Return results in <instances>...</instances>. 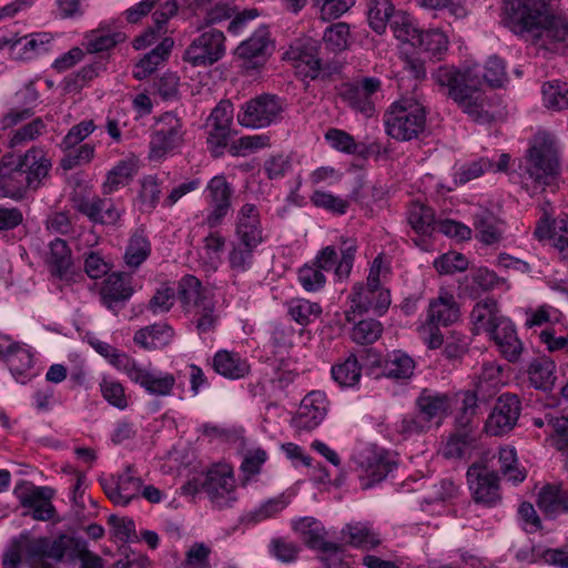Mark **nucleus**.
Segmentation results:
<instances>
[{"instance_id": "1", "label": "nucleus", "mask_w": 568, "mask_h": 568, "mask_svg": "<svg viewBox=\"0 0 568 568\" xmlns=\"http://www.w3.org/2000/svg\"><path fill=\"white\" fill-rule=\"evenodd\" d=\"M435 82L447 90L446 95L452 99L464 113L476 122H488L490 114L484 83L490 87H503L507 81L505 62L497 55L488 58L485 72L481 74L478 64L464 68L454 65L439 67L433 73Z\"/></svg>"}, {"instance_id": "2", "label": "nucleus", "mask_w": 568, "mask_h": 568, "mask_svg": "<svg viewBox=\"0 0 568 568\" xmlns=\"http://www.w3.org/2000/svg\"><path fill=\"white\" fill-rule=\"evenodd\" d=\"M552 0H505V24L515 33L529 32L541 47L568 40V18L548 14Z\"/></svg>"}, {"instance_id": "3", "label": "nucleus", "mask_w": 568, "mask_h": 568, "mask_svg": "<svg viewBox=\"0 0 568 568\" xmlns=\"http://www.w3.org/2000/svg\"><path fill=\"white\" fill-rule=\"evenodd\" d=\"M560 159L557 140L547 132L537 133L525 156L523 186L531 195L544 192L557 183Z\"/></svg>"}, {"instance_id": "4", "label": "nucleus", "mask_w": 568, "mask_h": 568, "mask_svg": "<svg viewBox=\"0 0 568 568\" xmlns=\"http://www.w3.org/2000/svg\"><path fill=\"white\" fill-rule=\"evenodd\" d=\"M386 133L398 141L416 139L425 129L426 111L413 99L394 102L384 115Z\"/></svg>"}, {"instance_id": "5", "label": "nucleus", "mask_w": 568, "mask_h": 568, "mask_svg": "<svg viewBox=\"0 0 568 568\" xmlns=\"http://www.w3.org/2000/svg\"><path fill=\"white\" fill-rule=\"evenodd\" d=\"M30 554L32 556H49L55 561H61L64 557L71 560L79 558L82 561V568L103 567L102 559L88 550L83 539L69 535H61L55 539L47 537L31 539Z\"/></svg>"}, {"instance_id": "6", "label": "nucleus", "mask_w": 568, "mask_h": 568, "mask_svg": "<svg viewBox=\"0 0 568 568\" xmlns=\"http://www.w3.org/2000/svg\"><path fill=\"white\" fill-rule=\"evenodd\" d=\"M318 48L316 40L300 39L290 45L285 54L294 62L300 75L310 80H326L337 74L341 65L337 62L322 63L318 58Z\"/></svg>"}, {"instance_id": "7", "label": "nucleus", "mask_w": 568, "mask_h": 568, "mask_svg": "<svg viewBox=\"0 0 568 568\" xmlns=\"http://www.w3.org/2000/svg\"><path fill=\"white\" fill-rule=\"evenodd\" d=\"M183 121L173 112L163 113L155 122L149 142V159L162 162L184 142Z\"/></svg>"}, {"instance_id": "8", "label": "nucleus", "mask_w": 568, "mask_h": 568, "mask_svg": "<svg viewBox=\"0 0 568 568\" xmlns=\"http://www.w3.org/2000/svg\"><path fill=\"white\" fill-rule=\"evenodd\" d=\"M294 529L302 536L308 548L320 552V558L327 568H338L342 564L344 546L326 540L327 531L321 521L313 517H304L294 524Z\"/></svg>"}, {"instance_id": "9", "label": "nucleus", "mask_w": 568, "mask_h": 568, "mask_svg": "<svg viewBox=\"0 0 568 568\" xmlns=\"http://www.w3.org/2000/svg\"><path fill=\"white\" fill-rule=\"evenodd\" d=\"M466 478L471 498L477 505L493 508L501 503L499 476L488 464L483 460L471 464Z\"/></svg>"}, {"instance_id": "10", "label": "nucleus", "mask_w": 568, "mask_h": 568, "mask_svg": "<svg viewBox=\"0 0 568 568\" xmlns=\"http://www.w3.org/2000/svg\"><path fill=\"white\" fill-rule=\"evenodd\" d=\"M283 101L274 94H261L243 104L237 114L241 125L262 129L282 119Z\"/></svg>"}, {"instance_id": "11", "label": "nucleus", "mask_w": 568, "mask_h": 568, "mask_svg": "<svg viewBox=\"0 0 568 568\" xmlns=\"http://www.w3.org/2000/svg\"><path fill=\"white\" fill-rule=\"evenodd\" d=\"M201 488L214 508H230L237 500L234 475L226 465L211 468L202 480Z\"/></svg>"}, {"instance_id": "12", "label": "nucleus", "mask_w": 568, "mask_h": 568, "mask_svg": "<svg viewBox=\"0 0 568 568\" xmlns=\"http://www.w3.org/2000/svg\"><path fill=\"white\" fill-rule=\"evenodd\" d=\"M224 33L210 29L194 39L184 52V61L193 67H206L219 61L225 53Z\"/></svg>"}, {"instance_id": "13", "label": "nucleus", "mask_w": 568, "mask_h": 568, "mask_svg": "<svg viewBox=\"0 0 568 568\" xmlns=\"http://www.w3.org/2000/svg\"><path fill=\"white\" fill-rule=\"evenodd\" d=\"M233 187L224 175L212 178L206 185V203L209 212L203 224L213 230L219 227L232 206Z\"/></svg>"}, {"instance_id": "14", "label": "nucleus", "mask_w": 568, "mask_h": 568, "mask_svg": "<svg viewBox=\"0 0 568 568\" xmlns=\"http://www.w3.org/2000/svg\"><path fill=\"white\" fill-rule=\"evenodd\" d=\"M356 252V241L352 239H343L339 246V258L335 247L329 245L318 251L312 263L322 270L323 273L334 270L335 276L338 280H346L351 275Z\"/></svg>"}, {"instance_id": "15", "label": "nucleus", "mask_w": 568, "mask_h": 568, "mask_svg": "<svg viewBox=\"0 0 568 568\" xmlns=\"http://www.w3.org/2000/svg\"><path fill=\"white\" fill-rule=\"evenodd\" d=\"M233 108L229 102H220L211 112L207 121V148L213 156H220L227 146L231 136Z\"/></svg>"}, {"instance_id": "16", "label": "nucleus", "mask_w": 568, "mask_h": 568, "mask_svg": "<svg viewBox=\"0 0 568 568\" xmlns=\"http://www.w3.org/2000/svg\"><path fill=\"white\" fill-rule=\"evenodd\" d=\"M520 412L519 397L515 394H503L498 397L486 420V432L493 436L507 434L516 426Z\"/></svg>"}, {"instance_id": "17", "label": "nucleus", "mask_w": 568, "mask_h": 568, "mask_svg": "<svg viewBox=\"0 0 568 568\" xmlns=\"http://www.w3.org/2000/svg\"><path fill=\"white\" fill-rule=\"evenodd\" d=\"M125 374L133 383L139 384L148 394L154 396L172 395L176 384L173 374L151 371L138 364L135 359Z\"/></svg>"}, {"instance_id": "18", "label": "nucleus", "mask_w": 568, "mask_h": 568, "mask_svg": "<svg viewBox=\"0 0 568 568\" xmlns=\"http://www.w3.org/2000/svg\"><path fill=\"white\" fill-rule=\"evenodd\" d=\"M273 49L267 27L263 26L236 48V55L246 69L262 67Z\"/></svg>"}, {"instance_id": "19", "label": "nucleus", "mask_w": 568, "mask_h": 568, "mask_svg": "<svg viewBox=\"0 0 568 568\" xmlns=\"http://www.w3.org/2000/svg\"><path fill=\"white\" fill-rule=\"evenodd\" d=\"M100 483L108 498L120 506H126L136 498L142 486V480L134 475L130 465L116 478L102 479Z\"/></svg>"}, {"instance_id": "20", "label": "nucleus", "mask_w": 568, "mask_h": 568, "mask_svg": "<svg viewBox=\"0 0 568 568\" xmlns=\"http://www.w3.org/2000/svg\"><path fill=\"white\" fill-rule=\"evenodd\" d=\"M133 293L132 275L124 272L108 275L100 288L102 304L112 311L123 307Z\"/></svg>"}, {"instance_id": "21", "label": "nucleus", "mask_w": 568, "mask_h": 568, "mask_svg": "<svg viewBox=\"0 0 568 568\" xmlns=\"http://www.w3.org/2000/svg\"><path fill=\"white\" fill-rule=\"evenodd\" d=\"M362 478L367 479L366 488L385 479L397 467L395 456L384 449H368L359 462Z\"/></svg>"}, {"instance_id": "22", "label": "nucleus", "mask_w": 568, "mask_h": 568, "mask_svg": "<svg viewBox=\"0 0 568 568\" xmlns=\"http://www.w3.org/2000/svg\"><path fill=\"white\" fill-rule=\"evenodd\" d=\"M328 412L326 394L321 390L308 393L301 402L294 426L300 430H312L325 418Z\"/></svg>"}, {"instance_id": "23", "label": "nucleus", "mask_w": 568, "mask_h": 568, "mask_svg": "<svg viewBox=\"0 0 568 568\" xmlns=\"http://www.w3.org/2000/svg\"><path fill=\"white\" fill-rule=\"evenodd\" d=\"M77 210L91 222L103 225H115L124 213V209L119 207L112 199L99 196L81 199Z\"/></svg>"}, {"instance_id": "24", "label": "nucleus", "mask_w": 568, "mask_h": 568, "mask_svg": "<svg viewBox=\"0 0 568 568\" xmlns=\"http://www.w3.org/2000/svg\"><path fill=\"white\" fill-rule=\"evenodd\" d=\"M235 239L258 245L264 242L261 215L255 204L245 203L239 209L235 217Z\"/></svg>"}, {"instance_id": "25", "label": "nucleus", "mask_w": 568, "mask_h": 568, "mask_svg": "<svg viewBox=\"0 0 568 568\" xmlns=\"http://www.w3.org/2000/svg\"><path fill=\"white\" fill-rule=\"evenodd\" d=\"M351 311L346 313V320L351 321V313H366L373 311L377 315H383L390 305L389 292H374L363 290L362 283H356L351 294Z\"/></svg>"}, {"instance_id": "26", "label": "nucleus", "mask_w": 568, "mask_h": 568, "mask_svg": "<svg viewBox=\"0 0 568 568\" xmlns=\"http://www.w3.org/2000/svg\"><path fill=\"white\" fill-rule=\"evenodd\" d=\"M417 412L432 426L439 425V420L446 416L450 408V399L447 394L424 388L415 400Z\"/></svg>"}, {"instance_id": "27", "label": "nucleus", "mask_w": 568, "mask_h": 568, "mask_svg": "<svg viewBox=\"0 0 568 568\" xmlns=\"http://www.w3.org/2000/svg\"><path fill=\"white\" fill-rule=\"evenodd\" d=\"M28 178L23 175L20 160L17 163H0V197L20 199L28 190Z\"/></svg>"}, {"instance_id": "28", "label": "nucleus", "mask_w": 568, "mask_h": 568, "mask_svg": "<svg viewBox=\"0 0 568 568\" xmlns=\"http://www.w3.org/2000/svg\"><path fill=\"white\" fill-rule=\"evenodd\" d=\"M176 296L185 313H191L201 306L204 301H211L213 296L201 281L193 275H184L178 282Z\"/></svg>"}, {"instance_id": "29", "label": "nucleus", "mask_w": 568, "mask_h": 568, "mask_svg": "<svg viewBox=\"0 0 568 568\" xmlns=\"http://www.w3.org/2000/svg\"><path fill=\"white\" fill-rule=\"evenodd\" d=\"M488 335L508 362L515 363L519 359L523 344L517 337L514 324L508 318L499 322L498 327H495Z\"/></svg>"}, {"instance_id": "30", "label": "nucleus", "mask_w": 568, "mask_h": 568, "mask_svg": "<svg viewBox=\"0 0 568 568\" xmlns=\"http://www.w3.org/2000/svg\"><path fill=\"white\" fill-rule=\"evenodd\" d=\"M459 305L453 294L440 292L437 298L429 302L427 320L430 324L448 326L458 321Z\"/></svg>"}, {"instance_id": "31", "label": "nucleus", "mask_w": 568, "mask_h": 568, "mask_svg": "<svg viewBox=\"0 0 568 568\" xmlns=\"http://www.w3.org/2000/svg\"><path fill=\"white\" fill-rule=\"evenodd\" d=\"M52 41L51 33L36 32L23 37H18L12 45V59L18 61H28L49 51V44Z\"/></svg>"}, {"instance_id": "32", "label": "nucleus", "mask_w": 568, "mask_h": 568, "mask_svg": "<svg viewBox=\"0 0 568 568\" xmlns=\"http://www.w3.org/2000/svg\"><path fill=\"white\" fill-rule=\"evenodd\" d=\"M505 318L500 315L496 300L489 297L478 302L470 313L475 334H490Z\"/></svg>"}, {"instance_id": "33", "label": "nucleus", "mask_w": 568, "mask_h": 568, "mask_svg": "<svg viewBox=\"0 0 568 568\" xmlns=\"http://www.w3.org/2000/svg\"><path fill=\"white\" fill-rule=\"evenodd\" d=\"M23 175L28 179V189H38L43 179L49 175L51 161L41 150L31 149L20 159Z\"/></svg>"}, {"instance_id": "34", "label": "nucleus", "mask_w": 568, "mask_h": 568, "mask_svg": "<svg viewBox=\"0 0 568 568\" xmlns=\"http://www.w3.org/2000/svg\"><path fill=\"white\" fill-rule=\"evenodd\" d=\"M173 44L174 41L171 38H164L134 65L133 77L136 80L150 77L169 58Z\"/></svg>"}, {"instance_id": "35", "label": "nucleus", "mask_w": 568, "mask_h": 568, "mask_svg": "<svg viewBox=\"0 0 568 568\" xmlns=\"http://www.w3.org/2000/svg\"><path fill=\"white\" fill-rule=\"evenodd\" d=\"M258 244L244 243L236 241L232 243L227 254L229 267L232 272L233 283L236 284V277L248 272L254 264V253Z\"/></svg>"}, {"instance_id": "36", "label": "nucleus", "mask_w": 568, "mask_h": 568, "mask_svg": "<svg viewBox=\"0 0 568 568\" xmlns=\"http://www.w3.org/2000/svg\"><path fill=\"white\" fill-rule=\"evenodd\" d=\"M45 262L52 275L60 280L69 277L72 266V256L71 250L64 240L55 239L50 242Z\"/></svg>"}, {"instance_id": "37", "label": "nucleus", "mask_w": 568, "mask_h": 568, "mask_svg": "<svg viewBox=\"0 0 568 568\" xmlns=\"http://www.w3.org/2000/svg\"><path fill=\"white\" fill-rule=\"evenodd\" d=\"M214 371L231 379L244 377L250 372V365L237 353L225 349L219 351L213 357Z\"/></svg>"}, {"instance_id": "38", "label": "nucleus", "mask_w": 568, "mask_h": 568, "mask_svg": "<svg viewBox=\"0 0 568 568\" xmlns=\"http://www.w3.org/2000/svg\"><path fill=\"white\" fill-rule=\"evenodd\" d=\"M173 335V328L168 324H153L139 329L133 341L145 349H159L169 345Z\"/></svg>"}, {"instance_id": "39", "label": "nucleus", "mask_w": 568, "mask_h": 568, "mask_svg": "<svg viewBox=\"0 0 568 568\" xmlns=\"http://www.w3.org/2000/svg\"><path fill=\"white\" fill-rule=\"evenodd\" d=\"M341 534L346 544L362 549L368 550L381 544L378 534L367 523L348 524Z\"/></svg>"}, {"instance_id": "40", "label": "nucleus", "mask_w": 568, "mask_h": 568, "mask_svg": "<svg viewBox=\"0 0 568 568\" xmlns=\"http://www.w3.org/2000/svg\"><path fill=\"white\" fill-rule=\"evenodd\" d=\"M556 364L548 357H538L530 362L528 377L536 389L549 392L556 382Z\"/></svg>"}, {"instance_id": "41", "label": "nucleus", "mask_w": 568, "mask_h": 568, "mask_svg": "<svg viewBox=\"0 0 568 568\" xmlns=\"http://www.w3.org/2000/svg\"><path fill=\"white\" fill-rule=\"evenodd\" d=\"M138 173V164L134 159H125L118 162L106 174L102 185L103 194H111L128 185Z\"/></svg>"}, {"instance_id": "42", "label": "nucleus", "mask_w": 568, "mask_h": 568, "mask_svg": "<svg viewBox=\"0 0 568 568\" xmlns=\"http://www.w3.org/2000/svg\"><path fill=\"white\" fill-rule=\"evenodd\" d=\"M413 47L430 59L440 60L448 49V38L439 29H429L420 31Z\"/></svg>"}, {"instance_id": "43", "label": "nucleus", "mask_w": 568, "mask_h": 568, "mask_svg": "<svg viewBox=\"0 0 568 568\" xmlns=\"http://www.w3.org/2000/svg\"><path fill=\"white\" fill-rule=\"evenodd\" d=\"M195 12L202 20L200 27L220 23L233 17L234 10L227 3L216 0H195Z\"/></svg>"}, {"instance_id": "44", "label": "nucleus", "mask_w": 568, "mask_h": 568, "mask_svg": "<svg viewBox=\"0 0 568 568\" xmlns=\"http://www.w3.org/2000/svg\"><path fill=\"white\" fill-rule=\"evenodd\" d=\"M476 237L486 245H493L501 240L503 232L498 226L496 216L487 211L480 210L474 216Z\"/></svg>"}, {"instance_id": "45", "label": "nucleus", "mask_w": 568, "mask_h": 568, "mask_svg": "<svg viewBox=\"0 0 568 568\" xmlns=\"http://www.w3.org/2000/svg\"><path fill=\"white\" fill-rule=\"evenodd\" d=\"M537 506L546 517L557 518L565 513L562 489L556 485L544 486L538 494Z\"/></svg>"}, {"instance_id": "46", "label": "nucleus", "mask_w": 568, "mask_h": 568, "mask_svg": "<svg viewBox=\"0 0 568 568\" xmlns=\"http://www.w3.org/2000/svg\"><path fill=\"white\" fill-rule=\"evenodd\" d=\"M150 254V241L142 232L136 231L129 239L123 258L128 267L136 270L142 263H144L148 260Z\"/></svg>"}, {"instance_id": "47", "label": "nucleus", "mask_w": 568, "mask_h": 568, "mask_svg": "<svg viewBox=\"0 0 568 568\" xmlns=\"http://www.w3.org/2000/svg\"><path fill=\"white\" fill-rule=\"evenodd\" d=\"M331 374L341 387H354L361 379L362 368L357 357L352 354L343 363L333 365Z\"/></svg>"}, {"instance_id": "48", "label": "nucleus", "mask_w": 568, "mask_h": 568, "mask_svg": "<svg viewBox=\"0 0 568 568\" xmlns=\"http://www.w3.org/2000/svg\"><path fill=\"white\" fill-rule=\"evenodd\" d=\"M396 12L389 0H369L368 23L375 32L381 34L385 31L387 23L390 24Z\"/></svg>"}, {"instance_id": "49", "label": "nucleus", "mask_w": 568, "mask_h": 568, "mask_svg": "<svg viewBox=\"0 0 568 568\" xmlns=\"http://www.w3.org/2000/svg\"><path fill=\"white\" fill-rule=\"evenodd\" d=\"M409 225L419 234H428L434 230V211L422 203H413L407 212Z\"/></svg>"}, {"instance_id": "50", "label": "nucleus", "mask_w": 568, "mask_h": 568, "mask_svg": "<svg viewBox=\"0 0 568 568\" xmlns=\"http://www.w3.org/2000/svg\"><path fill=\"white\" fill-rule=\"evenodd\" d=\"M6 361L16 379L22 384L26 383V373L33 366V357L31 353L16 343Z\"/></svg>"}, {"instance_id": "51", "label": "nucleus", "mask_w": 568, "mask_h": 568, "mask_svg": "<svg viewBox=\"0 0 568 568\" xmlns=\"http://www.w3.org/2000/svg\"><path fill=\"white\" fill-rule=\"evenodd\" d=\"M190 314H193V323L200 335L214 332L219 322L214 298L204 301L201 306L194 308Z\"/></svg>"}, {"instance_id": "52", "label": "nucleus", "mask_w": 568, "mask_h": 568, "mask_svg": "<svg viewBox=\"0 0 568 568\" xmlns=\"http://www.w3.org/2000/svg\"><path fill=\"white\" fill-rule=\"evenodd\" d=\"M389 27L398 40L408 42L412 45L416 43V39L422 31L415 24L414 19L408 13L403 11H397L393 16Z\"/></svg>"}, {"instance_id": "53", "label": "nucleus", "mask_w": 568, "mask_h": 568, "mask_svg": "<svg viewBox=\"0 0 568 568\" xmlns=\"http://www.w3.org/2000/svg\"><path fill=\"white\" fill-rule=\"evenodd\" d=\"M288 314L300 325H307L316 320L321 313L320 304L304 298H294L287 305Z\"/></svg>"}, {"instance_id": "54", "label": "nucleus", "mask_w": 568, "mask_h": 568, "mask_svg": "<svg viewBox=\"0 0 568 568\" xmlns=\"http://www.w3.org/2000/svg\"><path fill=\"white\" fill-rule=\"evenodd\" d=\"M383 333V325L374 318L362 320L356 323L351 332L353 342L359 345H368L375 343Z\"/></svg>"}, {"instance_id": "55", "label": "nucleus", "mask_w": 568, "mask_h": 568, "mask_svg": "<svg viewBox=\"0 0 568 568\" xmlns=\"http://www.w3.org/2000/svg\"><path fill=\"white\" fill-rule=\"evenodd\" d=\"M430 425L418 413H408L404 415L396 424L395 430L404 439L420 436L430 429Z\"/></svg>"}, {"instance_id": "56", "label": "nucleus", "mask_w": 568, "mask_h": 568, "mask_svg": "<svg viewBox=\"0 0 568 568\" xmlns=\"http://www.w3.org/2000/svg\"><path fill=\"white\" fill-rule=\"evenodd\" d=\"M414 368V359L400 351L389 354L385 364L386 375L397 379L410 377Z\"/></svg>"}, {"instance_id": "57", "label": "nucleus", "mask_w": 568, "mask_h": 568, "mask_svg": "<svg viewBox=\"0 0 568 568\" xmlns=\"http://www.w3.org/2000/svg\"><path fill=\"white\" fill-rule=\"evenodd\" d=\"M310 200L314 206L326 210L336 215L345 214L351 205V201L348 199L336 196L322 190L314 191Z\"/></svg>"}, {"instance_id": "58", "label": "nucleus", "mask_w": 568, "mask_h": 568, "mask_svg": "<svg viewBox=\"0 0 568 568\" xmlns=\"http://www.w3.org/2000/svg\"><path fill=\"white\" fill-rule=\"evenodd\" d=\"M342 98L355 111L366 116L374 114L375 105L373 99L355 88V84H345L342 91Z\"/></svg>"}, {"instance_id": "59", "label": "nucleus", "mask_w": 568, "mask_h": 568, "mask_svg": "<svg viewBox=\"0 0 568 568\" xmlns=\"http://www.w3.org/2000/svg\"><path fill=\"white\" fill-rule=\"evenodd\" d=\"M544 102L548 108L564 110L568 108V83L550 81L542 85Z\"/></svg>"}, {"instance_id": "60", "label": "nucleus", "mask_w": 568, "mask_h": 568, "mask_svg": "<svg viewBox=\"0 0 568 568\" xmlns=\"http://www.w3.org/2000/svg\"><path fill=\"white\" fill-rule=\"evenodd\" d=\"M349 36V26L345 22H337L326 28L323 41L332 52H341L347 49Z\"/></svg>"}, {"instance_id": "61", "label": "nucleus", "mask_w": 568, "mask_h": 568, "mask_svg": "<svg viewBox=\"0 0 568 568\" xmlns=\"http://www.w3.org/2000/svg\"><path fill=\"white\" fill-rule=\"evenodd\" d=\"M548 426L554 430V445L558 450L568 449V407L556 413H548Z\"/></svg>"}, {"instance_id": "62", "label": "nucleus", "mask_w": 568, "mask_h": 568, "mask_svg": "<svg viewBox=\"0 0 568 568\" xmlns=\"http://www.w3.org/2000/svg\"><path fill=\"white\" fill-rule=\"evenodd\" d=\"M90 344L97 353L106 358L112 366L124 374L133 362V358L128 356L125 353L120 352L109 343L94 339L91 341Z\"/></svg>"}, {"instance_id": "63", "label": "nucleus", "mask_w": 568, "mask_h": 568, "mask_svg": "<svg viewBox=\"0 0 568 568\" xmlns=\"http://www.w3.org/2000/svg\"><path fill=\"white\" fill-rule=\"evenodd\" d=\"M47 125L41 118H36L31 122L22 125L21 128L12 131L9 145L17 148L24 145L28 142L36 140L38 136L45 132Z\"/></svg>"}, {"instance_id": "64", "label": "nucleus", "mask_w": 568, "mask_h": 568, "mask_svg": "<svg viewBox=\"0 0 568 568\" xmlns=\"http://www.w3.org/2000/svg\"><path fill=\"white\" fill-rule=\"evenodd\" d=\"M23 505L32 508L33 518L37 520H49L54 514V508L44 495L43 488L32 490L23 500Z\"/></svg>"}]
</instances>
